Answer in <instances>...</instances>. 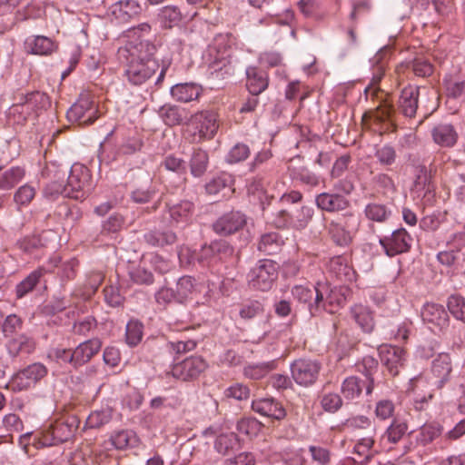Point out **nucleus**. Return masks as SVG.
I'll list each match as a JSON object with an SVG mask.
<instances>
[{"label": "nucleus", "mask_w": 465, "mask_h": 465, "mask_svg": "<svg viewBox=\"0 0 465 465\" xmlns=\"http://www.w3.org/2000/svg\"><path fill=\"white\" fill-rule=\"evenodd\" d=\"M422 320L440 328L449 323V314L445 308L438 303L427 302L421 311Z\"/></svg>", "instance_id": "cd10ccee"}, {"label": "nucleus", "mask_w": 465, "mask_h": 465, "mask_svg": "<svg viewBox=\"0 0 465 465\" xmlns=\"http://www.w3.org/2000/svg\"><path fill=\"white\" fill-rule=\"evenodd\" d=\"M283 244L284 240L279 232H270L261 235L257 248L266 255H272L278 253Z\"/></svg>", "instance_id": "2f4dec72"}, {"label": "nucleus", "mask_w": 465, "mask_h": 465, "mask_svg": "<svg viewBox=\"0 0 465 465\" xmlns=\"http://www.w3.org/2000/svg\"><path fill=\"white\" fill-rule=\"evenodd\" d=\"M54 47L52 39L44 35H31L25 41V51L32 54L47 55L54 50Z\"/></svg>", "instance_id": "c756f323"}, {"label": "nucleus", "mask_w": 465, "mask_h": 465, "mask_svg": "<svg viewBox=\"0 0 465 465\" xmlns=\"http://www.w3.org/2000/svg\"><path fill=\"white\" fill-rule=\"evenodd\" d=\"M194 212V203L183 200L175 203H166L163 219L171 225L187 223Z\"/></svg>", "instance_id": "aec40b11"}, {"label": "nucleus", "mask_w": 465, "mask_h": 465, "mask_svg": "<svg viewBox=\"0 0 465 465\" xmlns=\"http://www.w3.org/2000/svg\"><path fill=\"white\" fill-rule=\"evenodd\" d=\"M266 183L262 177L256 176L252 179L248 185V193L250 194H257L260 201V204L263 213L266 211V207L270 205L271 200L273 196H268L265 190ZM265 215V213H263Z\"/></svg>", "instance_id": "49530a36"}, {"label": "nucleus", "mask_w": 465, "mask_h": 465, "mask_svg": "<svg viewBox=\"0 0 465 465\" xmlns=\"http://www.w3.org/2000/svg\"><path fill=\"white\" fill-rule=\"evenodd\" d=\"M314 208L310 205H302L300 208L292 211V229H305L313 218Z\"/></svg>", "instance_id": "8fccbe9b"}, {"label": "nucleus", "mask_w": 465, "mask_h": 465, "mask_svg": "<svg viewBox=\"0 0 465 465\" xmlns=\"http://www.w3.org/2000/svg\"><path fill=\"white\" fill-rule=\"evenodd\" d=\"M233 247L225 240H214L209 244L202 246L192 258L202 266H211L218 262L224 261L233 254Z\"/></svg>", "instance_id": "39448f33"}, {"label": "nucleus", "mask_w": 465, "mask_h": 465, "mask_svg": "<svg viewBox=\"0 0 465 465\" xmlns=\"http://www.w3.org/2000/svg\"><path fill=\"white\" fill-rule=\"evenodd\" d=\"M143 324L135 320H131L126 324L125 341L131 346H136L143 338Z\"/></svg>", "instance_id": "338daca9"}, {"label": "nucleus", "mask_w": 465, "mask_h": 465, "mask_svg": "<svg viewBox=\"0 0 465 465\" xmlns=\"http://www.w3.org/2000/svg\"><path fill=\"white\" fill-rule=\"evenodd\" d=\"M246 87L251 94H260L265 91L269 85V76L267 72L257 67L248 66L245 70Z\"/></svg>", "instance_id": "bb28decb"}, {"label": "nucleus", "mask_w": 465, "mask_h": 465, "mask_svg": "<svg viewBox=\"0 0 465 465\" xmlns=\"http://www.w3.org/2000/svg\"><path fill=\"white\" fill-rule=\"evenodd\" d=\"M420 90L419 86L411 84L401 90L398 107L405 117L412 118L415 116L418 109Z\"/></svg>", "instance_id": "a878e982"}, {"label": "nucleus", "mask_w": 465, "mask_h": 465, "mask_svg": "<svg viewBox=\"0 0 465 465\" xmlns=\"http://www.w3.org/2000/svg\"><path fill=\"white\" fill-rule=\"evenodd\" d=\"M292 178L293 181L310 188H315L321 183V177L306 167L294 169L292 173Z\"/></svg>", "instance_id": "864d4df0"}, {"label": "nucleus", "mask_w": 465, "mask_h": 465, "mask_svg": "<svg viewBox=\"0 0 465 465\" xmlns=\"http://www.w3.org/2000/svg\"><path fill=\"white\" fill-rule=\"evenodd\" d=\"M238 445L239 440L234 433L221 434L214 442L215 450L223 455L229 454L232 450H235Z\"/></svg>", "instance_id": "13d9d810"}, {"label": "nucleus", "mask_w": 465, "mask_h": 465, "mask_svg": "<svg viewBox=\"0 0 465 465\" xmlns=\"http://www.w3.org/2000/svg\"><path fill=\"white\" fill-rule=\"evenodd\" d=\"M316 294V286L294 285L292 288V297L301 303L307 305L310 312V306L313 302Z\"/></svg>", "instance_id": "bf43d9fd"}, {"label": "nucleus", "mask_w": 465, "mask_h": 465, "mask_svg": "<svg viewBox=\"0 0 465 465\" xmlns=\"http://www.w3.org/2000/svg\"><path fill=\"white\" fill-rule=\"evenodd\" d=\"M194 288V278L188 275L181 277L177 282L175 289L177 302L183 303L193 292Z\"/></svg>", "instance_id": "052dcab7"}, {"label": "nucleus", "mask_w": 465, "mask_h": 465, "mask_svg": "<svg viewBox=\"0 0 465 465\" xmlns=\"http://www.w3.org/2000/svg\"><path fill=\"white\" fill-rule=\"evenodd\" d=\"M446 305L456 320L465 323V297L458 293L451 294L447 298Z\"/></svg>", "instance_id": "6e6d98bb"}, {"label": "nucleus", "mask_w": 465, "mask_h": 465, "mask_svg": "<svg viewBox=\"0 0 465 465\" xmlns=\"http://www.w3.org/2000/svg\"><path fill=\"white\" fill-rule=\"evenodd\" d=\"M433 141L444 147L453 146L458 138V134L451 124H439L432 130Z\"/></svg>", "instance_id": "58836bf2"}, {"label": "nucleus", "mask_w": 465, "mask_h": 465, "mask_svg": "<svg viewBox=\"0 0 465 465\" xmlns=\"http://www.w3.org/2000/svg\"><path fill=\"white\" fill-rule=\"evenodd\" d=\"M124 64V75L128 82L134 85H141L152 78L159 68L156 60H144L141 62H123Z\"/></svg>", "instance_id": "9b49d317"}, {"label": "nucleus", "mask_w": 465, "mask_h": 465, "mask_svg": "<svg viewBox=\"0 0 465 465\" xmlns=\"http://www.w3.org/2000/svg\"><path fill=\"white\" fill-rule=\"evenodd\" d=\"M412 237L404 228L394 230L390 235L380 237L379 243L389 257L408 252L412 244Z\"/></svg>", "instance_id": "9d476101"}, {"label": "nucleus", "mask_w": 465, "mask_h": 465, "mask_svg": "<svg viewBox=\"0 0 465 465\" xmlns=\"http://www.w3.org/2000/svg\"><path fill=\"white\" fill-rule=\"evenodd\" d=\"M70 122L91 124L97 119V109L91 94H82L66 113Z\"/></svg>", "instance_id": "1a4fd4ad"}, {"label": "nucleus", "mask_w": 465, "mask_h": 465, "mask_svg": "<svg viewBox=\"0 0 465 465\" xmlns=\"http://www.w3.org/2000/svg\"><path fill=\"white\" fill-rule=\"evenodd\" d=\"M381 362L391 376H397L403 368L406 361V351L404 349L382 344L378 348Z\"/></svg>", "instance_id": "2eb2a0df"}, {"label": "nucleus", "mask_w": 465, "mask_h": 465, "mask_svg": "<svg viewBox=\"0 0 465 465\" xmlns=\"http://www.w3.org/2000/svg\"><path fill=\"white\" fill-rule=\"evenodd\" d=\"M207 367V362L202 357L192 356L174 364L171 372L173 378L188 381L197 379Z\"/></svg>", "instance_id": "ddd939ff"}, {"label": "nucleus", "mask_w": 465, "mask_h": 465, "mask_svg": "<svg viewBox=\"0 0 465 465\" xmlns=\"http://www.w3.org/2000/svg\"><path fill=\"white\" fill-rule=\"evenodd\" d=\"M112 444L117 450L133 448L138 444V438L134 431L123 430L111 436Z\"/></svg>", "instance_id": "603ef678"}, {"label": "nucleus", "mask_w": 465, "mask_h": 465, "mask_svg": "<svg viewBox=\"0 0 465 465\" xmlns=\"http://www.w3.org/2000/svg\"><path fill=\"white\" fill-rule=\"evenodd\" d=\"M442 432V427L437 422L425 423L420 427L417 440L420 445L426 446L438 438Z\"/></svg>", "instance_id": "4d7b16f0"}, {"label": "nucleus", "mask_w": 465, "mask_h": 465, "mask_svg": "<svg viewBox=\"0 0 465 465\" xmlns=\"http://www.w3.org/2000/svg\"><path fill=\"white\" fill-rule=\"evenodd\" d=\"M143 7L136 0H120L113 4L108 10L112 21L117 24H126L138 18Z\"/></svg>", "instance_id": "dca6fc26"}, {"label": "nucleus", "mask_w": 465, "mask_h": 465, "mask_svg": "<svg viewBox=\"0 0 465 465\" xmlns=\"http://www.w3.org/2000/svg\"><path fill=\"white\" fill-rule=\"evenodd\" d=\"M431 171L425 165L417 166V173L414 181V189L424 196L434 191Z\"/></svg>", "instance_id": "a18cd8bd"}, {"label": "nucleus", "mask_w": 465, "mask_h": 465, "mask_svg": "<svg viewBox=\"0 0 465 465\" xmlns=\"http://www.w3.org/2000/svg\"><path fill=\"white\" fill-rule=\"evenodd\" d=\"M21 100L20 104L12 106L13 113L28 114L31 111L45 109L50 104L48 95L39 91L26 94Z\"/></svg>", "instance_id": "4be33fe9"}, {"label": "nucleus", "mask_w": 465, "mask_h": 465, "mask_svg": "<svg viewBox=\"0 0 465 465\" xmlns=\"http://www.w3.org/2000/svg\"><path fill=\"white\" fill-rule=\"evenodd\" d=\"M193 139L196 142L213 139L219 129L218 114L213 110L197 112L192 116Z\"/></svg>", "instance_id": "0eeeda50"}, {"label": "nucleus", "mask_w": 465, "mask_h": 465, "mask_svg": "<svg viewBox=\"0 0 465 465\" xmlns=\"http://www.w3.org/2000/svg\"><path fill=\"white\" fill-rule=\"evenodd\" d=\"M190 173L195 178L203 177L209 166V154L202 148H194L189 160Z\"/></svg>", "instance_id": "72a5a7b5"}, {"label": "nucleus", "mask_w": 465, "mask_h": 465, "mask_svg": "<svg viewBox=\"0 0 465 465\" xmlns=\"http://www.w3.org/2000/svg\"><path fill=\"white\" fill-rule=\"evenodd\" d=\"M251 154L250 147L243 143H235L225 156L228 163H239L249 158Z\"/></svg>", "instance_id": "e2e57ef3"}, {"label": "nucleus", "mask_w": 465, "mask_h": 465, "mask_svg": "<svg viewBox=\"0 0 465 465\" xmlns=\"http://www.w3.org/2000/svg\"><path fill=\"white\" fill-rule=\"evenodd\" d=\"M45 272L46 270L45 268L39 267L17 283L15 290L16 299H22L32 292Z\"/></svg>", "instance_id": "473e14b6"}, {"label": "nucleus", "mask_w": 465, "mask_h": 465, "mask_svg": "<svg viewBox=\"0 0 465 465\" xmlns=\"http://www.w3.org/2000/svg\"><path fill=\"white\" fill-rule=\"evenodd\" d=\"M326 296H329L328 284L318 283L316 285V294L313 302L310 306V314L312 316H317L322 311H326L330 313L334 312V308L330 307Z\"/></svg>", "instance_id": "4c0bfd02"}, {"label": "nucleus", "mask_w": 465, "mask_h": 465, "mask_svg": "<svg viewBox=\"0 0 465 465\" xmlns=\"http://www.w3.org/2000/svg\"><path fill=\"white\" fill-rule=\"evenodd\" d=\"M438 388L431 385L429 376L420 374L409 381L408 391L413 395V406L417 411L426 410Z\"/></svg>", "instance_id": "6e6552de"}, {"label": "nucleus", "mask_w": 465, "mask_h": 465, "mask_svg": "<svg viewBox=\"0 0 465 465\" xmlns=\"http://www.w3.org/2000/svg\"><path fill=\"white\" fill-rule=\"evenodd\" d=\"M452 364L448 353H440L431 362V385L441 390L450 380Z\"/></svg>", "instance_id": "a211bd4d"}, {"label": "nucleus", "mask_w": 465, "mask_h": 465, "mask_svg": "<svg viewBox=\"0 0 465 465\" xmlns=\"http://www.w3.org/2000/svg\"><path fill=\"white\" fill-rule=\"evenodd\" d=\"M374 440L372 437L361 438L358 440L353 448V453L358 455V462L361 465L367 464L373 456L379 452L374 449Z\"/></svg>", "instance_id": "79ce46f5"}, {"label": "nucleus", "mask_w": 465, "mask_h": 465, "mask_svg": "<svg viewBox=\"0 0 465 465\" xmlns=\"http://www.w3.org/2000/svg\"><path fill=\"white\" fill-rule=\"evenodd\" d=\"M184 110L176 105L164 104L159 109V115L165 124L174 126L183 121Z\"/></svg>", "instance_id": "3c124183"}, {"label": "nucleus", "mask_w": 465, "mask_h": 465, "mask_svg": "<svg viewBox=\"0 0 465 465\" xmlns=\"http://www.w3.org/2000/svg\"><path fill=\"white\" fill-rule=\"evenodd\" d=\"M248 277L252 288L262 292L269 291L278 277V265L270 259L260 260Z\"/></svg>", "instance_id": "423d86ee"}, {"label": "nucleus", "mask_w": 465, "mask_h": 465, "mask_svg": "<svg viewBox=\"0 0 465 465\" xmlns=\"http://www.w3.org/2000/svg\"><path fill=\"white\" fill-rule=\"evenodd\" d=\"M276 368L275 361L251 363L243 368V375L251 380H260Z\"/></svg>", "instance_id": "09e8293b"}, {"label": "nucleus", "mask_w": 465, "mask_h": 465, "mask_svg": "<svg viewBox=\"0 0 465 465\" xmlns=\"http://www.w3.org/2000/svg\"><path fill=\"white\" fill-rule=\"evenodd\" d=\"M25 175V170L20 166H12L3 171L0 170V191H9L17 185Z\"/></svg>", "instance_id": "e433bc0d"}, {"label": "nucleus", "mask_w": 465, "mask_h": 465, "mask_svg": "<svg viewBox=\"0 0 465 465\" xmlns=\"http://www.w3.org/2000/svg\"><path fill=\"white\" fill-rule=\"evenodd\" d=\"M93 188L90 170L82 163H74L65 183V197L84 201L90 195Z\"/></svg>", "instance_id": "7ed1b4c3"}, {"label": "nucleus", "mask_w": 465, "mask_h": 465, "mask_svg": "<svg viewBox=\"0 0 465 465\" xmlns=\"http://www.w3.org/2000/svg\"><path fill=\"white\" fill-rule=\"evenodd\" d=\"M201 94V88L194 84H177L171 88V94L173 99L182 103H188L195 100Z\"/></svg>", "instance_id": "ea45409f"}, {"label": "nucleus", "mask_w": 465, "mask_h": 465, "mask_svg": "<svg viewBox=\"0 0 465 465\" xmlns=\"http://www.w3.org/2000/svg\"><path fill=\"white\" fill-rule=\"evenodd\" d=\"M79 426L75 416L60 419L47 429L41 430L33 437L32 445L36 449L56 446L69 440Z\"/></svg>", "instance_id": "f03ea898"}, {"label": "nucleus", "mask_w": 465, "mask_h": 465, "mask_svg": "<svg viewBox=\"0 0 465 465\" xmlns=\"http://www.w3.org/2000/svg\"><path fill=\"white\" fill-rule=\"evenodd\" d=\"M314 203L319 210L329 213H341L351 207L350 200L335 192H322L316 194Z\"/></svg>", "instance_id": "6ab92c4d"}, {"label": "nucleus", "mask_w": 465, "mask_h": 465, "mask_svg": "<svg viewBox=\"0 0 465 465\" xmlns=\"http://www.w3.org/2000/svg\"><path fill=\"white\" fill-rule=\"evenodd\" d=\"M390 60V51L386 48L378 51L373 57L370 59L371 66V80L365 88L366 95H375L380 89L377 87L385 74V71Z\"/></svg>", "instance_id": "f3484780"}, {"label": "nucleus", "mask_w": 465, "mask_h": 465, "mask_svg": "<svg viewBox=\"0 0 465 465\" xmlns=\"http://www.w3.org/2000/svg\"><path fill=\"white\" fill-rule=\"evenodd\" d=\"M47 358L60 365L69 364L74 369L73 350L64 348H51L47 352Z\"/></svg>", "instance_id": "774afa93"}, {"label": "nucleus", "mask_w": 465, "mask_h": 465, "mask_svg": "<svg viewBox=\"0 0 465 465\" xmlns=\"http://www.w3.org/2000/svg\"><path fill=\"white\" fill-rule=\"evenodd\" d=\"M66 173V170H59L57 172V174H55L57 180L51 181L44 188L43 194L45 198L48 200H54L59 195H64L65 197V183H64V178Z\"/></svg>", "instance_id": "de8ad7c7"}, {"label": "nucleus", "mask_w": 465, "mask_h": 465, "mask_svg": "<svg viewBox=\"0 0 465 465\" xmlns=\"http://www.w3.org/2000/svg\"><path fill=\"white\" fill-rule=\"evenodd\" d=\"M232 183V177L228 173H221L205 184V192L210 195H216L222 190L229 187Z\"/></svg>", "instance_id": "69168bd1"}, {"label": "nucleus", "mask_w": 465, "mask_h": 465, "mask_svg": "<svg viewBox=\"0 0 465 465\" xmlns=\"http://www.w3.org/2000/svg\"><path fill=\"white\" fill-rule=\"evenodd\" d=\"M103 342L99 338H93L79 343L74 350V369L77 370L89 362L96 355Z\"/></svg>", "instance_id": "5701e85b"}, {"label": "nucleus", "mask_w": 465, "mask_h": 465, "mask_svg": "<svg viewBox=\"0 0 465 465\" xmlns=\"http://www.w3.org/2000/svg\"><path fill=\"white\" fill-rule=\"evenodd\" d=\"M176 234L172 231H149L143 234L144 242L153 247L172 245L176 242Z\"/></svg>", "instance_id": "37998d69"}, {"label": "nucleus", "mask_w": 465, "mask_h": 465, "mask_svg": "<svg viewBox=\"0 0 465 465\" xmlns=\"http://www.w3.org/2000/svg\"><path fill=\"white\" fill-rule=\"evenodd\" d=\"M328 233L334 243L341 247L348 246L352 241L351 232L339 220H332L329 223Z\"/></svg>", "instance_id": "a19ab883"}, {"label": "nucleus", "mask_w": 465, "mask_h": 465, "mask_svg": "<svg viewBox=\"0 0 465 465\" xmlns=\"http://www.w3.org/2000/svg\"><path fill=\"white\" fill-rule=\"evenodd\" d=\"M408 426L405 422L393 420L385 433L382 435L381 443L387 440L390 443H397L406 433Z\"/></svg>", "instance_id": "680f3d73"}, {"label": "nucleus", "mask_w": 465, "mask_h": 465, "mask_svg": "<svg viewBox=\"0 0 465 465\" xmlns=\"http://www.w3.org/2000/svg\"><path fill=\"white\" fill-rule=\"evenodd\" d=\"M47 373L48 369L45 364L34 362L16 371L6 384V389L14 392L26 391L44 379Z\"/></svg>", "instance_id": "20e7f679"}, {"label": "nucleus", "mask_w": 465, "mask_h": 465, "mask_svg": "<svg viewBox=\"0 0 465 465\" xmlns=\"http://www.w3.org/2000/svg\"><path fill=\"white\" fill-rule=\"evenodd\" d=\"M378 361L370 355L362 358L361 361L356 364V369L359 372L363 374L367 380L366 394H371L374 388V374L378 371Z\"/></svg>", "instance_id": "c9c22d12"}, {"label": "nucleus", "mask_w": 465, "mask_h": 465, "mask_svg": "<svg viewBox=\"0 0 465 465\" xmlns=\"http://www.w3.org/2000/svg\"><path fill=\"white\" fill-rule=\"evenodd\" d=\"M151 32V25L142 23L137 26L127 30L129 40L124 46L118 49L117 54L121 62H141L144 60H155L153 54L155 45L143 37Z\"/></svg>", "instance_id": "f257e3e1"}, {"label": "nucleus", "mask_w": 465, "mask_h": 465, "mask_svg": "<svg viewBox=\"0 0 465 465\" xmlns=\"http://www.w3.org/2000/svg\"><path fill=\"white\" fill-rule=\"evenodd\" d=\"M252 409L262 416L281 420L285 418L286 411L282 404L273 398H260L252 401Z\"/></svg>", "instance_id": "412c9836"}, {"label": "nucleus", "mask_w": 465, "mask_h": 465, "mask_svg": "<svg viewBox=\"0 0 465 465\" xmlns=\"http://www.w3.org/2000/svg\"><path fill=\"white\" fill-rule=\"evenodd\" d=\"M247 223L246 215L240 211H231L223 213L213 223L216 234L228 236L241 231Z\"/></svg>", "instance_id": "4468645a"}, {"label": "nucleus", "mask_w": 465, "mask_h": 465, "mask_svg": "<svg viewBox=\"0 0 465 465\" xmlns=\"http://www.w3.org/2000/svg\"><path fill=\"white\" fill-rule=\"evenodd\" d=\"M362 388L361 381L356 376H351L343 381L341 391L345 400L353 401L360 397Z\"/></svg>", "instance_id": "5fc2aeb1"}, {"label": "nucleus", "mask_w": 465, "mask_h": 465, "mask_svg": "<svg viewBox=\"0 0 465 465\" xmlns=\"http://www.w3.org/2000/svg\"><path fill=\"white\" fill-rule=\"evenodd\" d=\"M161 165L179 176V184L186 182L187 163L183 158L171 153L163 158Z\"/></svg>", "instance_id": "c03bdc74"}, {"label": "nucleus", "mask_w": 465, "mask_h": 465, "mask_svg": "<svg viewBox=\"0 0 465 465\" xmlns=\"http://www.w3.org/2000/svg\"><path fill=\"white\" fill-rule=\"evenodd\" d=\"M321 364L317 361L299 359L291 365L292 377L301 386H310L318 379Z\"/></svg>", "instance_id": "f8f14e48"}, {"label": "nucleus", "mask_w": 465, "mask_h": 465, "mask_svg": "<svg viewBox=\"0 0 465 465\" xmlns=\"http://www.w3.org/2000/svg\"><path fill=\"white\" fill-rule=\"evenodd\" d=\"M363 213L369 221L385 223L392 217V209L386 203L371 202L365 205Z\"/></svg>", "instance_id": "7c9ffc66"}, {"label": "nucleus", "mask_w": 465, "mask_h": 465, "mask_svg": "<svg viewBox=\"0 0 465 465\" xmlns=\"http://www.w3.org/2000/svg\"><path fill=\"white\" fill-rule=\"evenodd\" d=\"M328 271L341 282H351L356 279V272L350 264L347 257L334 256L328 262Z\"/></svg>", "instance_id": "393cba45"}, {"label": "nucleus", "mask_w": 465, "mask_h": 465, "mask_svg": "<svg viewBox=\"0 0 465 465\" xmlns=\"http://www.w3.org/2000/svg\"><path fill=\"white\" fill-rule=\"evenodd\" d=\"M351 315L365 332H371L374 328V318L371 309L362 304H355L351 308Z\"/></svg>", "instance_id": "f704fd0d"}, {"label": "nucleus", "mask_w": 465, "mask_h": 465, "mask_svg": "<svg viewBox=\"0 0 465 465\" xmlns=\"http://www.w3.org/2000/svg\"><path fill=\"white\" fill-rule=\"evenodd\" d=\"M235 66L229 56L216 57L208 66V74L213 80H223L234 74Z\"/></svg>", "instance_id": "c85d7f7f"}, {"label": "nucleus", "mask_w": 465, "mask_h": 465, "mask_svg": "<svg viewBox=\"0 0 465 465\" xmlns=\"http://www.w3.org/2000/svg\"><path fill=\"white\" fill-rule=\"evenodd\" d=\"M5 348L8 355L14 359L21 355L32 354L36 348V341L33 336L21 333L11 337L5 343Z\"/></svg>", "instance_id": "b1692460"}, {"label": "nucleus", "mask_w": 465, "mask_h": 465, "mask_svg": "<svg viewBox=\"0 0 465 465\" xmlns=\"http://www.w3.org/2000/svg\"><path fill=\"white\" fill-rule=\"evenodd\" d=\"M407 68L411 69L416 76L427 77L432 74L433 65L426 58L416 57L407 63Z\"/></svg>", "instance_id": "0e129e2a"}]
</instances>
